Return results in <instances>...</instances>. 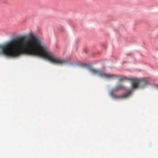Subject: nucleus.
Masks as SVG:
<instances>
[{"instance_id":"1","label":"nucleus","mask_w":158,"mask_h":158,"mask_svg":"<svg viewBox=\"0 0 158 158\" xmlns=\"http://www.w3.org/2000/svg\"><path fill=\"white\" fill-rule=\"evenodd\" d=\"M31 35L29 38L22 36L10 40V57L28 54L44 58L58 64L68 63L67 60L52 55L39 38L32 35Z\"/></svg>"},{"instance_id":"2","label":"nucleus","mask_w":158,"mask_h":158,"mask_svg":"<svg viewBox=\"0 0 158 158\" xmlns=\"http://www.w3.org/2000/svg\"><path fill=\"white\" fill-rule=\"evenodd\" d=\"M124 88L125 86L123 85L122 84H119L115 87L113 91L110 92V95L112 98L114 99H122L127 98L132 94V90H129L127 92L122 95L117 96L114 94V92L118 91L121 89H124Z\"/></svg>"},{"instance_id":"3","label":"nucleus","mask_w":158,"mask_h":158,"mask_svg":"<svg viewBox=\"0 0 158 158\" xmlns=\"http://www.w3.org/2000/svg\"><path fill=\"white\" fill-rule=\"evenodd\" d=\"M84 66L87 68L92 73L94 74H98L99 76L108 79H113L117 77V76L115 75L107 74L100 71L97 69L92 68L87 64H85L84 65Z\"/></svg>"},{"instance_id":"4","label":"nucleus","mask_w":158,"mask_h":158,"mask_svg":"<svg viewBox=\"0 0 158 158\" xmlns=\"http://www.w3.org/2000/svg\"><path fill=\"white\" fill-rule=\"evenodd\" d=\"M0 55L10 57V41L0 44Z\"/></svg>"},{"instance_id":"5","label":"nucleus","mask_w":158,"mask_h":158,"mask_svg":"<svg viewBox=\"0 0 158 158\" xmlns=\"http://www.w3.org/2000/svg\"><path fill=\"white\" fill-rule=\"evenodd\" d=\"M140 82V81L138 80H133L131 83L132 87L134 89L139 87V84Z\"/></svg>"},{"instance_id":"6","label":"nucleus","mask_w":158,"mask_h":158,"mask_svg":"<svg viewBox=\"0 0 158 158\" xmlns=\"http://www.w3.org/2000/svg\"><path fill=\"white\" fill-rule=\"evenodd\" d=\"M143 84L145 85H147L149 84V82L148 81H145L143 82Z\"/></svg>"},{"instance_id":"7","label":"nucleus","mask_w":158,"mask_h":158,"mask_svg":"<svg viewBox=\"0 0 158 158\" xmlns=\"http://www.w3.org/2000/svg\"><path fill=\"white\" fill-rule=\"evenodd\" d=\"M125 79V78L124 77H123V78H120L119 79V80L120 81H123V80H124V79Z\"/></svg>"},{"instance_id":"8","label":"nucleus","mask_w":158,"mask_h":158,"mask_svg":"<svg viewBox=\"0 0 158 158\" xmlns=\"http://www.w3.org/2000/svg\"><path fill=\"white\" fill-rule=\"evenodd\" d=\"M155 86H156V87H157V88H158V84H157V85H155Z\"/></svg>"}]
</instances>
